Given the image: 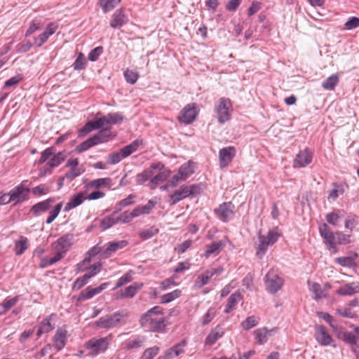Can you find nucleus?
Listing matches in <instances>:
<instances>
[{
  "label": "nucleus",
  "mask_w": 359,
  "mask_h": 359,
  "mask_svg": "<svg viewBox=\"0 0 359 359\" xmlns=\"http://www.w3.org/2000/svg\"><path fill=\"white\" fill-rule=\"evenodd\" d=\"M358 255L355 253L354 257H340L335 259V262L344 267L351 268L355 266V259Z\"/></svg>",
  "instance_id": "obj_40"
},
{
  "label": "nucleus",
  "mask_w": 359,
  "mask_h": 359,
  "mask_svg": "<svg viewBox=\"0 0 359 359\" xmlns=\"http://www.w3.org/2000/svg\"><path fill=\"white\" fill-rule=\"evenodd\" d=\"M313 159V154L308 149L300 151L293 161L294 168H304L310 164Z\"/></svg>",
  "instance_id": "obj_15"
},
{
  "label": "nucleus",
  "mask_w": 359,
  "mask_h": 359,
  "mask_svg": "<svg viewBox=\"0 0 359 359\" xmlns=\"http://www.w3.org/2000/svg\"><path fill=\"white\" fill-rule=\"evenodd\" d=\"M43 25L39 20H34L26 32L25 36H28L36 30H40Z\"/></svg>",
  "instance_id": "obj_57"
},
{
  "label": "nucleus",
  "mask_w": 359,
  "mask_h": 359,
  "mask_svg": "<svg viewBox=\"0 0 359 359\" xmlns=\"http://www.w3.org/2000/svg\"><path fill=\"white\" fill-rule=\"evenodd\" d=\"M154 175L152 169H146L142 172L138 174L136 177L137 183L142 184L149 179H150Z\"/></svg>",
  "instance_id": "obj_50"
},
{
  "label": "nucleus",
  "mask_w": 359,
  "mask_h": 359,
  "mask_svg": "<svg viewBox=\"0 0 359 359\" xmlns=\"http://www.w3.org/2000/svg\"><path fill=\"white\" fill-rule=\"evenodd\" d=\"M258 323L259 318H257L255 316H251L248 317L244 321L241 323V326L244 330H248L255 327Z\"/></svg>",
  "instance_id": "obj_47"
},
{
  "label": "nucleus",
  "mask_w": 359,
  "mask_h": 359,
  "mask_svg": "<svg viewBox=\"0 0 359 359\" xmlns=\"http://www.w3.org/2000/svg\"><path fill=\"white\" fill-rule=\"evenodd\" d=\"M338 83L339 77L335 74H332L323 81L322 87L325 90H332Z\"/></svg>",
  "instance_id": "obj_38"
},
{
  "label": "nucleus",
  "mask_w": 359,
  "mask_h": 359,
  "mask_svg": "<svg viewBox=\"0 0 359 359\" xmlns=\"http://www.w3.org/2000/svg\"><path fill=\"white\" fill-rule=\"evenodd\" d=\"M132 280V272L129 271L121 276L116 283V288L120 287Z\"/></svg>",
  "instance_id": "obj_64"
},
{
  "label": "nucleus",
  "mask_w": 359,
  "mask_h": 359,
  "mask_svg": "<svg viewBox=\"0 0 359 359\" xmlns=\"http://www.w3.org/2000/svg\"><path fill=\"white\" fill-rule=\"evenodd\" d=\"M85 199L86 198L81 192L74 194L65 206L64 210L65 212L69 211L70 210L80 205Z\"/></svg>",
  "instance_id": "obj_28"
},
{
  "label": "nucleus",
  "mask_w": 359,
  "mask_h": 359,
  "mask_svg": "<svg viewBox=\"0 0 359 359\" xmlns=\"http://www.w3.org/2000/svg\"><path fill=\"white\" fill-rule=\"evenodd\" d=\"M231 110L232 104L229 98L221 97L218 100L217 104L215 106V111L219 123L223 124L231 118Z\"/></svg>",
  "instance_id": "obj_3"
},
{
  "label": "nucleus",
  "mask_w": 359,
  "mask_h": 359,
  "mask_svg": "<svg viewBox=\"0 0 359 359\" xmlns=\"http://www.w3.org/2000/svg\"><path fill=\"white\" fill-rule=\"evenodd\" d=\"M61 259L60 254H55L53 257H45L41 259L39 266L42 269L46 268L48 266L54 264Z\"/></svg>",
  "instance_id": "obj_42"
},
{
  "label": "nucleus",
  "mask_w": 359,
  "mask_h": 359,
  "mask_svg": "<svg viewBox=\"0 0 359 359\" xmlns=\"http://www.w3.org/2000/svg\"><path fill=\"white\" fill-rule=\"evenodd\" d=\"M339 213L340 211L338 210L327 214L326 215L327 222L332 225L336 226L338 219L341 217Z\"/></svg>",
  "instance_id": "obj_63"
},
{
  "label": "nucleus",
  "mask_w": 359,
  "mask_h": 359,
  "mask_svg": "<svg viewBox=\"0 0 359 359\" xmlns=\"http://www.w3.org/2000/svg\"><path fill=\"white\" fill-rule=\"evenodd\" d=\"M95 145H96V142H95V140L93 138V137H91L86 141L83 142L81 144H79L76 148V151L78 153H82Z\"/></svg>",
  "instance_id": "obj_48"
},
{
  "label": "nucleus",
  "mask_w": 359,
  "mask_h": 359,
  "mask_svg": "<svg viewBox=\"0 0 359 359\" xmlns=\"http://www.w3.org/2000/svg\"><path fill=\"white\" fill-rule=\"evenodd\" d=\"M235 205L231 202H224L215 208L214 213L223 222H227L233 217Z\"/></svg>",
  "instance_id": "obj_10"
},
{
  "label": "nucleus",
  "mask_w": 359,
  "mask_h": 359,
  "mask_svg": "<svg viewBox=\"0 0 359 359\" xmlns=\"http://www.w3.org/2000/svg\"><path fill=\"white\" fill-rule=\"evenodd\" d=\"M156 203L151 200H149L148 203L142 206H137L131 212L133 217H137L142 215H147L155 206Z\"/></svg>",
  "instance_id": "obj_27"
},
{
  "label": "nucleus",
  "mask_w": 359,
  "mask_h": 359,
  "mask_svg": "<svg viewBox=\"0 0 359 359\" xmlns=\"http://www.w3.org/2000/svg\"><path fill=\"white\" fill-rule=\"evenodd\" d=\"M310 290L314 294V299L316 300H319L326 297V294L322 290L320 285L317 283H312Z\"/></svg>",
  "instance_id": "obj_49"
},
{
  "label": "nucleus",
  "mask_w": 359,
  "mask_h": 359,
  "mask_svg": "<svg viewBox=\"0 0 359 359\" xmlns=\"http://www.w3.org/2000/svg\"><path fill=\"white\" fill-rule=\"evenodd\" d=\"M107 118L109 119V124H117L123 122V116L118 112L109 113L107 114Z\"/></svg>",
  "instance_id": "obj_56"
},
{
  "label": "nucleus",
  "mask_w": 359,
  "mask_h": 359,
  "mask_svg": "<svg viewBox=\"0 0 359 359\" xmlns=\"http://www.w3.org/2000/svg\"><path fill=\"white\" fill-rule=\"evenodd\" d=\"M163 314V309L156 306L142 316L140 320V325L154 332L161 331L166 325Z\"/></svg>",
  "instance_id": "obj_1"
},
{
  "label": "nucleus",
  "mask_w": 359,
  "mask_h": 359,
  "mask_svg": "<svg viewBox=\"0 0 359 359\" xmlns=\"http://www.w3.org/2000/svg\"><path fill=\"white\" fill-rule=\"evenodd\" d=\"M86 63L83 55L80 53L73 64L74 69L76 70L83 69L86 67Z\"/></svg>",
  "instance_id": "obj_59"
},
{
  "label": "nucleus",
  "mask_w": 359,
  "mask_h": 359,
  "mask_svg": "<svg viewBox=\"0 0 359 359\" xmlns=\"http://www.w3.org/2000/svg\"><path fill=\"white\" fill-rule=\"evenodd\" d=\"M111 334L100 339L92 338L86 344V347L90 350L89 354L96 356L99 353L104 352L109 346Z\"/></svg>",
  "instance_id": "obj_7"
},
{
  "label": "nucleus",
  "mask_w": 359,
  "mask_h": 359,
  "mask_svg": "<svg viewBox=\"0 0 359 359\" xmlns=\"http://www.w3.org/2000/svg\"><path fill=\"white\" fill-rule=\"evenodd\" d=\"M121 210V208L117 209V210L114 211L111 215L106 217L101 222V227L103 230H106L114 224H117V218L115 217V215Z\"/></svg>",
  "instance_id": "obj_36"
},
{
  "label": "nucleus",
  "mask_w": 359,
  "mask_h": 359,
  "mask_svg": "<svg viewBox=\"0 0 359 359\" xmlns=\"http://www.w3.org/2000/svg\"><path fill=\"white\" fill-rule=\"evenodd\" d=\"M111 137V131L108 128L100 130L97 133L93 136L96 142V145L100 143L107 142Z\"/></svg>",
  "instance_id": "obj_35"
},
{
  "label": "nucleus",
  "mask_w": 359,
  "mask_h": 359,
  "mask_svg": "<svg viewBox=\"0 0 359 359\" xmlns=\"http://www.w3.org/2000/svg\"><path fill=\"white\" fill-rule=\"evenodd\" d=\"M242 295L240 292L237 291L232 294L227 300V304L224 309L225 313H229L236 304L241 300Z\"/></svg>",
  "instance_id": "obj_30"
},
{
  "label": "nucleus",
  "mask_w": 359,
  "mask_h": 359,
  "mask_svg": "<svg viewBox=\"0 0 359 359\" xmlns=\"http://www.w3.org/2000/svg\"><path fill=\"white\" fill-rule=\"evenodd\" d=\"M53 316V314H51L41 321L36 333L38 337H41L42 334L48 333L54 329V325L50 322V319Z\"/></svg>",
  "instance_id": "obj_29"
},
{
  "label": "nucleus",
  "mask_w": 359,
  "mask_h": 359,
  "mask_svg": "<svg viewBox=\"0 0 359 359\" xmlns=\"http://www.w3.org/2000/svg\"><path fill=\"white\" fill-rule=\"evenodd\" d=\"M141 141L136 140L130 144L122 148L119 151L111 153L109 155L108 162L110 164H116L122 159L128 157L131 154L137 151Z\"/></svg>",
  "instance_id": "obj_5"
},
{
  "label": "nucleus",
  "mask_w": 359,
  "mask_h": 359,
  "mask_svg": "<svg viewBox=\"0 0 359 359\" xmlns=\"http://www.w3.org/2000/svg\"><path fill=\"white\" fill-rule=\"evenodd\" d=\"M357 293H359L358 282H351L347 283L345 285L339 287L337 291V294L341 296H351Z\"/></svg>",
  "instance_id": "obj_24"
},
{
  "label": "nucleus",
  "mask_w": 359,
  "mask_h": 359,
  "mask_svg": "<svg viewBox=\"0 0 359 359\" xmlns=\"http://www.w3.org/2000/svg\"><path fill=\"white\" fill-rule=\"evenodd\" d=\"M58 28V25L55 22H50L48 25L46 30L37 38H35V43L38 47L41 46L53 35Z\"/></svg>",
  "instance_id": "obj_21"
},
{
  "label": "nucleus",
  "mask_w": 359,
  "mask_h": 359,
  "mask_svg": "<svg viewBox=\"0 0 359 359\" xmlns=\"http://www.w3.org/2000/svg\"><path fill=\"white\" fill-rule=\"evenodd\" d=\"M104 250V248H103L100 243H97L88 251V255L90 257L99 255L101 258H104L103 256Z\"/></svg>",
  "instance_id": "obj_60"
},
{
  "label": "nucleus",
  "mask_w": 359,
  "mask_h": 359,
  "mask_svg": "<svg viewBox=\"0 0 359 359\" xmlns=\"http://www.w3.org/2000/svg\"><path fill=\"white\" fill-rule=\"evenodd\" d=\"M124 77L128 83L134 84L137 81L139 75L137 72L127 69L124 72Z\"/></svg>",
  "instance_id": "obj_54"
},
{
  "label": "nucleus",
  "mask_w": 359,
  "mask_h": 359,
  "mask_svg": "<svg viewBox=\"0 0 359 359\" xmlns=\"http://www.w3.org/2000/svg\"><path fill=\"white\" fill-rule=\"evenodd\" d=\"M224 334V329L222 326L217 325L214 329H212L210 332L208 334L205 339V344L212 346L214 344L218 339L222 338Z\"/></svg>",
  "instance_id": "obj_25"
},
{
  "label": "nucleus",
  "mask_w": 359,
  "mask_h": 359,
  "mask_svg": "<svg viewBox=\"0 0 359 359\" xmlns=\"http://www.w3.org/2000/svg\"><path fill=\"white\" fill-rule=\"evenodd\" d=\"M142 284L140 283H134L128 287H127L125 290L120 294L121 298H132L133 297L135 294L137 292L138 290L141 289L142 287Z\"/></svg>",
  "instance_id": "obj_31"
},
{
  "label": "nucleus",
  "mask_w": 359,
  "mask_h": 359,
  "mask_svg": "<svg viewBox=\"0 0 359 359\" xmlns=\"http://www.w3.org/2000/svg\"><path fill=\"white\" fill-rule=\"evenodd\" d=\"M128 21V18L125 13V11L121 8L114 13L109 24L111 27L117 29L126 25Z\"/></svg>",
  "instance_id": "obj_16"
},
{
  "label": "nucleus",
  "mask_w": 359,
  "mask_h": 359,
  "mask_svg": "<svg viewBox=\"0 0 359 359\" xmlns=\"http://www.w3.org/2000/svg\"><path fill=\"white\" fill-rule=\"evenodd\" d=\"M62 203L60 202L57 203L53 210H51L48 213V217L46 219V224H49L52 223L55 219L58 216L62 208Z\"/></svg>",
  "instance_id": "obj_51"
},
{
  "label": "nucleus",
  "mask_w": 359,
  "mask_h": 359,
  "mask_svg": "<svg viewBox=\"0 0 359 359\" xmlns=\"http://www.w3.org/2000/svg\"><path fill=\"white\" fill-rule=\"evenodd\" d=\"M127 244L128 242L123 240L108 243L107 247L104 250V257L108 258L111 257L117 250L125 248L127 245Z\"/></svg>",
  "instance_id": "obj_23"
},
{
  "label": "nucleus",
  "mask_w": 359,
  "mask_h": 359,
  "mask_svg": "<svg viewBox=\"0 0 359 359\" xmlns=\"http://www.w3.org/2000/svg\"><path fill=\"white\" fill-rule=\"evenodd\" d=\"M90 276L84 274L83 276L78 278L72 285V290H78L83 287L88 283Z\"/></svg>",
  "instance_id": "obj_52"
},
{
  "label": "nucleus",
  "mask_w": 359,
  "mask_h": 359,
  "mask_svg": "<svg viewBox=\"0 0 359 359\" xmlns=\"http://www.w3.org/2000/svg\"><path fill=\"white\" fill-rule=\"evenodd\" d=\"M159 347L154 346L147 348L142 356V359H153L159 352Z\"/></svg>",
  "instance_id": "obj_55"
},
{
  "label": "nucleus",
  "mask_w": 359,
  "mask_h": 359,
  "mask_svg": "<svg viewBox=\"0 0 359 359\" xmlns=\"http://www.w3.org/2000/svg\"><path fill=\"white\" fill-rule=\"evenodd\" d=\"M315 339L320 345L323 346L331 345L332 342V338L326 327L321 325L315 327Z\"/></svg>",
  "instance_id": "obj_13"
},
{
  "label": "nucleus",
  "mask_w": 359,
  "mask_h": 359,
  "mask_svg": "<svg viewBox=\"0 0 359 359\" xmlns=\"http://www.w3.org/2000/svg\"><path fill=\"white\" fill-rule=\"evenodd\" d=\"M186 345H187L186 340H182L180 343L168 348L165 351V355H162V356L165 357V359H170V358H172L174 357H177L184 352V348L186 346Z\"/></svg>",
  "instance_id": "obj_26"
},
{
  "label": "nucleus",
  "mask_w": 359,
  "mask_h": 359,
  "mask_svg": "<svg viewBox=\"0 0 359 359\" xmlns=\"http://www.w3.org/2000/svg\"><path fill=\"white\" fill-rule=\"evenodd\" d=\"M196 104L195 103L186 105L181 111L179 121L186 125L193 123L196 116Z\"/></svg>",
  "instance_id": "obj_12"
},
{
  "label": "nucleus",
  "mask_w": 359,
  "mask_h": 359,
  "mask_svg": "<svg viewBox=\"0 0 359 359\" xmlns=\"http://www.w3.org/2000/svg\"><path fill=\"white\" fill-rule=\"evenodd\" d=\"M93 122L97 130L105 126L109 125V119L107 118V115L103 116L100 118L96 117L95 119L93 121Z\"/></svg>",
  "instance_id": "obj_58"
},
{
  "label": "nucleus",
  "mask_w": 359,
  "mask_h": 359,
  "mask_svg": "<svg viewBox=\"0 0 359 359\" xmlns=\"http://www.w3.org/2000/svg\"><path fill=\"white\" fill-rule=\"evenodd\" d=\"M178 172L182 176L185 180L187 177H189L194 172V163L191 161H189L184 164H183L179 169Z\"/></svg>",
  "instance_id": "obj_39"
},
{
  "label": "nucleus",
  "mask_w": 359,
  "mask_h": 359,
  "mask_svg": "<svg viewBox=\"0 0 359 359\" xmlns=\"http://www.w3.org/2000/svg\"><path fill=\"white\" fill-rule=\"evenodd\" d=\"M319 232L327 248L334 254L337 253V231L333 232L327 224H323L319 226Z\"/></svg>",
  "instance_id": "obj_6"
},
{
  "label": "nucleus",
  "mask_w": 359,
  "mask_h": 359,
  "mask_svg": "<svg viewBox=\"0 0 359 359\" xmlns=\"http://www.w3.org/2000/svg\"><path fill=\"white\" fill-rule=\"evenodd\" d=\"M107 285V283H104L101 284L100 286L95 288L92 287L91 286H88L85 290L81 291V292L78 297V301L83 302L91 299L95 295L100 293L102 290H104Z\"/></svg>",
  "instance_id": "obj_18"
},
{
  "label": "nucleus",
  "mask_w": 359,
  "mask_h": 359,
  "mask_svg": "<svg viewBox=\"0 0 359 359\" xmlns=\"http://www.w3.org/2000/svg\"><path fill=\"white\" fill-rule=\"evenodd\" d=\"M170 171H163L157 174L156 176L152 177L149 183V187L151 189H154L156 188L157 185L160 183L165 180V179L168 177Z\"/></svg>",
  "instance_id": "obj_33"
},
{
  "label": "nucleus",
  "mask_w": 359,
  "mask_h": 359,
  "mask_svg": "<svg viewBox=\"0 0 359 359\" xmlns=\"http://www.w3.org/2000/svg\"><path fill=\"white\" fill-rule=\"evenodd\" d=\"M74 234L67 233L60 237L54 243V248L56 250V254L61 255V259L64 255L69 250V248L73 243Z\"/></svg>",
  "instance_id": "obj_11"
},
{
  "label": "nucleus",
  "mask_w": 359,
  "mask_h": 359,
  "mask_svg": "<svg viewBox=\"0 0 359 359\" xmlns=\"http://www.w3.org/2000/svg\"><path fill=\"white\" fill-rule=\"evenodd\" d=\"M20 299V296H15L13 298H6L3 303L0 304V308L4 313H6L7 311L14 306Z\"/></svg>",
  "instance_id": "obj_41"
},
{
  "label": "nucleus",
  "mask_w": 359,
  "mask_h": 359,
  "mask_svg": "<svg viewBox=\"0 0 359 359\" xmlns=\"http://www.w3.org/2000/svg\"><path fill=\"white\" fill-rule=\"evenodd\" d=\"M269 331L266 328L257 329L254 332L255 339L259 344H264L268 340L267 334Z\"/></svg>",
  "instance_id": "obj_44"
},
{
  "label": "nucleus",
  "mask_w": 359,
  "mask_h": 359,
  "mask_svg": "<svg viewBox=\"0 0 359 359\" xmlns=\"http://www.w3.org/2000/svg\"><path fill=\"white\" fill-rule=\"evenodd\" d=\"M29 191L30 190L29 188L24 187L22 184H21L11 190L9 193L13 201L21 202L28 198Z\"/></svg>",
  "instance_id": "obj_19"
},
{
  "label": "nucleus",
  "mask_w": 359,
  "mask_h": 359,
  "mask_svg": "<svg viewBox=\"0 0 359 359\" xmlns=\"http://www.w3.org/2000/svg\"><path fill=\"white\" fill-rule=\"evenodd\" d=\"M224 243L222 241L214 242L211 244L207 245L206 250L205 251V256L206 257H210L211 255H217L219 253L221 249L224 246Z\"/></svg>",
  "instance_id": "obj_32"
},
{
  "label": "nucleus",
  "mask_w": 359,
  "mask_h": 359,
  "mask_svg": "<svg viewBox=\"0 0 359 359\" xmlns=\"http://www.w3.org/2000/svg\"><path fill=\"white\" fill-rule=\"evenodd\" d=\"M158 229H157L155 226H151L147 229L143 230L140 232L139 236L140 238H142L144 240H147L149 238H151L154 236L158 233Z\"/></svg>",
  "instance_id": "obj_53"
},
{
  "label": "nucleus",
  "mask_w": 359,
  "mask_h": 359,
  "mask_svg": "<svg viewBox=\"0 0 359 359\" xmlns=\"http://www.w3.org/2000/svg\"><path fill=\"white\" fill-rule=\"evenodd\" d=\"M65 158V155L62 151L53 155L49 162L41 170V175L43 176L47 173H50L51 170L60 165Z\"/></svg>",
  "instance_id": "obj_17"
},
{
  "label": "nucleus",
  "mask_w": 359,
  "mask_h": 359,
  "mask_svg": "<svg viewBox=\"0 0 359 359\" xmlns=\"http://www.w3.org/2000/svg\"><path fill=\"white\" fill-rule=\"evenodd\" d=\"M55 201L54 198H49L45 201H41L32 207L31 212L34 216L37 217L41 213L48 210Z\"/></svg>",
  "instance_id": "obj_22"
},
{
  "label": "nucleus",
  "mask_w": 359,
  "mask_h": 359,
  "mask_svg": "<svg viewBox=\"0 0 359 359\" xmlns=\"http://www.w3.org/2000/svg\"><path fill=\"white\" fill-rule=\"evenodd\" d=\"M266 290L269 292L276 293L283 286V280L273 270H270L264 278Z\"/></svg>",
  "instance_id": "obj_9"
},
{
  "label": "nucleus",
  "mask_w": 359,
  "mask_h": 359,
  "mask_svg": "<svg viewBox=\"0 0 359 359\" xmlns=\"http://www.w3.org/2000/svg\"><path fill=\"white\" fill-rule=\"evenodd\" d=\"M124 317H126L125 314H123L119 311L115 312L111 315L100 318L95 323V325L104 329L113 328L117 326L121 322V319Z\"/></svg>",
  "instance_id": "obj_8"
},
{
  "label": "nucleus",
  "mask_w": 359,
  "mask_h": 359,
  "mask_svg": "<svg viewBox=\"0 0 359 359\" xmlns=\"http://www.w3.org/2000/svg\"><path fill=\"white\" fill-rule=\"evenodd\" d=\"M111 179H110L109 177L99 178V179L92 180L88 184V186L98 189L102 187H109L111 185Z\"/></svg>",
  "instance_id": "obj_43"
},
{
  "label": "nucleus",
  "mask_w": 359,
  "mask_h": 359,
  "mask_svg": "<svg viewBox=\"0 0 359 359\" xmlns=\"http://www.w3.org/2000/svg\"><path fill=\"white\" fill-rule=\"evenodd\" d=\"M120 2L121 0H99L98 4L103 12L106 13L113 10Z\"/></svg>",
  "instance_id": "obj_37"
},
{
  "label": "nucleus",
  "mask_w": 359,
  "mask_h": 359,
  "mask_svg": "<svg viewBox=\"0 0 359 359\" xmlns=\"http://www.w3.org/2000/svg\"><path fill=\"white\" fill-rule=\"evenodd\" d=\"M280 234L275 229L270 230L267 236H259V245L257 250V255L262 258L266 253L269 245H272L278 239Z\"/></svg>",
  "instance_id": "obj_4"
},
{
  "label": "nucleus",
  "mask_w": 359,
  "mask_h": 359,
  "mask_svg": "<svg viewBox=\"0 0 359 359\" xmlns=\"http://www.w3.org/2000/svg\"><path fill=\"white\" fill-rule=\"evenodd\" d=\"M97 130L93 124V121L87 122L83 127L79 130V136H84L90 132Z\"/></svg>",
  "instance_id": "obj_61"
},
{
  "label": "nucleus",
  "mask_w": 359,
  "mask_h": 359,
  "mask_svg": "<svg viewBox=\"0 0 359 359\" xmlns=\"http://www.w3.org/2000/svg\"><path fill=\"white\" fill-rule=\"evenodd\" d=\"M28 248V239L25 236H20L19 241L15 242V253L16 255H20Z\"/></svg>",
  "instance_id": "obj_34"
},
{
  "label": "nucleus",
  "mask_w": 359,
  "mask_h": 359,
  "mask_svg": "<svg viewBox=\"0 0 359 359\" xmlns=\"http://www.w3.org/2000/svg\"><path fill=\"white\" fill-rule=\"evenodd\" d=\"M67 332L63 328H58L53 337V346L59 351L66 345Z\"/></svg>",
  "instance_id": "obj_20"
},
{
  "label": "nucleus",
  "mask_w": 359,
  "mask_h": 359,
  "mask_svg": "<svg viewBox=\"0 0 359 359\" xmlns=\"http://www.w3.org/2000/svg\"><path fill=\"white\" fill-rule=\"evenodd\" d=\"M181 291L179 290H175L171 292L163 294L161 297V304H168L180 296Z\"/></svg>",
  "instance_id": "obj_45"
},
{
  "label": "nucleus",
  "mask_w": 359,
  "mask_h": 359,
  "mask_svg": "<svg viewBox=\"0 0 359 359\" xmlns=\"http://www.w3.org/2000/svg\"><path fill=\"white\" fill-rule=\"evenodd\" d=\"M337 242L338 245H346L351 243V236L341 231H337Z\"/></svg>",
  "instance_id": "obj_62"
},
{
  "label": "nucleus",
  "mask_w": 359,
  "mask_h": 359,
  "mask_svg": "<svg viewBox=\"0 0 359 359\" xmlns=\"http://www.w3.org/2000/svg\"><path fill=\"white\" fill-rule=\"evenodd\" d=\"M145 341V339L144 337H137L133 340H130L126 342V349H133V348H137L141 347L144 342Z\"/></svg>",
  "instance_id": "obj_46"
},
{
  "label": "nucleus",
  "mask_w": 359,
  "mask_h": 359,
  "mask_svg": "<svg viewBox=\"0 0 359 359\" xmlns=\"http://www.w3.org/2000/svg\"><path fill=\"white\" fill-rule=\"evenodd\" d=\"M236 149L234 147H227L221 149L219 151V161L221 168L226 167L236 156Z\"/></svg>",
  "instance_id": "obj_14"
},
{
  "label": "nucleus",
  "mask_w": 359,
  "mask_h": 359,
  "mask_svg": "<svg viewBox=\"0 0 359 359\" xmlns=\"http://www.w3.org/2000/svg\"><path fill=\"white\" fill-rule=\"evenodd\" d=\"M201 187L199 184L181 186L178 190L170 194V205H173L187 197H194L201 194Z\"/></svg>",
  "instance_id": "obj_2"
}]
</instances>
